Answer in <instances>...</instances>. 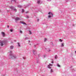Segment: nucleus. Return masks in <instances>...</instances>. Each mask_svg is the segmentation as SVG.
<instances>
[{"label":"nucleus","instance_id":"a878e982","mask_svg":"<svg viewBox=\"0 0 76 76\" xmlns=\"http://www.w3.org/2000/svg\"><path fill=\"white\" fill-rule=\"evenodd\" d=\"M9 26H7V28H9Z\"/></svg>","mask_w":76,"mask_h":76},{"label":"nucleus","instance_id":"a211bd4d","mask_svg":"<svg viewBox=\"0 0 76 76\" xmlns=\"http://www.w3.org/2000/svg\"><path fill=\"white\" fill-rule=\"evenodd\" d=\"M37 21L38 22V21H39V19H37Z\"/></svg>","mask_w":76,"mask_h":76},{"label":"nucleus","instance_id":"b1692460","mask_svg":"<svg viewBox=\"0 0 76 76\" xmlns=\"http://www.w3.org/2000/svg\"><path fill=\"white\" fill-rule=\"evenodd\" d=\"M23 23V24H26V23Z\"/></svg>","mask_w":76,"mask_h":76},{"label":"nucleus","instance_id":"7ed1b4c3","mask_svg":"<svg viewBox=\"0 0 76 76\" xmlns=\"http://www.w3.org/2000/svg\"><path fill=\"white\" fill-rule=\"evenodd\" d=\"M53 66V64H49V65H48V68L49 69H51V67H50V66Z\"/></svg>","mask_w":76,"mask_h":76},{"label":"nucleus","instance_id":"ddd939ff","mask_svg":"<svg viewBox=\"0 0 76 76\" xmlns=\"http://www.w3.org/2000/svg\"><path fill=\"white\" fill-rule=\"evenodd\" d=\"M29 34H32V33H31V31H29Z\"/></svg>","mask_w":76,"mask_h":76},{"label":"nucleus","instance_id":"4468645a","mask_svg":"<svg viewBox=\"0 0 76 76\" xmlns=\"http://www.w3.org/2000/svg\"><path fill=\"white\" fill-rule=\"evenodd\" d=\"M13 10L15 11V12H16V9H13Z\"/></svg>","mask_w":76,"mask_h":76},{"label":"nucleus","instance_id":"2eb2a0df","mask_svg":"<svg viewBox=\"0 0 76 76\" xmlns=\"http://www.w3.org/2000/svg\"><path fill=\"white\" fill-rule=\"evenodd\" d=\"M18 46L19 47H20V45H19V43H18Z\"/></svg>","mask_w":76,"mask_h":76},{"label":"nucleus","instance_id":"bb28decb","mask_svg":"<svg viewBox=\"0 0 76 76\" xmlns=\"http://www.w3.org/2000/svg\"><path fill=\"white\" fill-rule=\"evenodd\" d=\"M27 18H29V17L28 16H27Z\"/></svg>","mask_w":76,"mask_h":76},{"label":"nucleus","instance_id":"393cba45","mask_svg":"<svg viewBox=\"0 0 76 76\" xmlns=\"http://www.w3.org/2000/svg\"><path fill=\"white\" fill-rule=\"evenodd\" d=\"M52 64L53 63V61H52Z\"/></svg>","mask_w":76,"mask_h":76},{"label":"nucleus","instance_id":"f03ea898","mask_svg":"<svg viewBox=\"0 0 76 76\" xmlns=\"http://www.w3.org/2000/svg\"><path fill=\"white\" fill-rule=\"evenodd\" d=\"M48 14L49 15L48 16V18H51V16H53V14L51 12H49Z\"/></svg>","mask_w":76,"mask_h":76},{"label":"nucleus","instance_id":"dca6fc26","mask_svg":"<svg viewBox=\"0 0 76 76\" xmlns=\"http://www.w3.org/2000/svg\"><path fill=\"white\" fill-rule=\"evenodd\" d=\"M47 41V39H45V41Z\"/></svg>","mask_w":76,"mask_h":76},{"label":"nucleus","instance_id":"aec40b11","mask_svg":"<svg viewBox=\"0 0 76 76\" xmlns=\"http://www.w3.org/2000/svg\"><path fill=\"white\" fill-rule=\"evenodd\" d=\"M51 72H53V69H51Z\"/></svg>","mask_w":76,"mask_h":76},{"label":"nucleus","instance_id":"5701e85b","mask_svg":"<svg viewBox=\"0 0 76 76\" xmlns=\"http://www.w3.org/2000/svg\"><path fill=\"white\" fill-rule=\"evenodd\" d=\"M26 13H28V11H27V12H26Z\"/></svg>","mask_w":76,"mask_h":76},{"label":"nucleus","instance_id":"412c9836","mask_svg":"<svg viewBox=\"0 0 76 76\" xmlns=\"http://www.w3.org/2000/svg\"><path fill=\"white\" fill-rule=\"evenodd\" d=\"M22 12H24V10L23 9L22 10Z\"/></svg>","mask_w":76,"mask_h":76},{"label":"nucleus","instance_id":"6e6552de","mask_svg":"<svg viewBox=\"0 0 76 76\" xmlns=\"http://www.w3.org/2000/svg\"><path fill=\"white\" fill-rule=\"evenodd\" d=\"M57 66L59 67H60V65L58 64H57Z\"/></svg>","mask_w":76,"mask_h":76},{"label":"nucleus","instance_id":"6ab92c4d","mask_svg":"<svg viewBox=\"0 0 76 76\" xmlns=\"http://www.w3.org/2000/svg\"><path fill=\"white\" fill-rule=\"evenodd\" d=\"M20 32L22 34V31L21 30H20Z\"/></svg>","mask_w":76,"mask_h":76},{"label":"nucleus","instance_id":"20e7f679","mask_svg":"<svg viewBox=\"0 0 76 76\" xmlns=\"http://www.w3.org/2000/svg\"><path fill=\"white\" fill-rule=\"evenodd\" d=\"M1 34L3 37H4L5 36V34L4 33V32H1Z\"/></svg>","mask_w":76,"mask_h":76},{"label":"nucleus","instance_id":"39448f33","mask_svg":"<svg viewBox=\"0 0 76 76\" xmlns=\"http://www.w3.org/2000/svg\"><path fill=\"white\" fill-rule=\"evenodd\" d=\"M15 20H20V18L18 17H17L15 18Z\"/></svg>","mask_w":76,"mask_h":76},{"label":"nucleus","instance_id":"423d86ee","mask_svg":"<svg viewBox=\"0 0 76 76\" xmlns=\"http://www.w3.org/2000/svg\"><path fill=\"white\" fill-rule=\"evenodd\" d=\"M12 59H14V58H16V56H12Z\"/></svg>","mask_w":76,"mask_h":76},{"label":"nucleus","instance_id":"9b49d317","mask_svg":"<svg viewBox=\"0 0 76 76\" xmlns=\"http://www.w3.org/2000/svg\"><path fill=\"white\" fill-rule=\"evenodd\" d=\"M10 48L11 49H13V46H11L10 47Z\"/></svg>","mask_w":76,"mask_h":76},{"label":"nucleus","instance_id":"f3484780","mask_svg":"<svg viewBox=\"0 0 76 76\" xmlns=\"http://www.w3.org/2000/svg\"><path fill=\"white\" fill-rule=\"evenodd\" d=\"M59 41H60L61 42H62L63 41L62 40H61V39H60Z\"/></svg>","mask_w":76,"mask_h":76},{"label":"nucleus","instance_id":"0eeeda50","mask_svg":"<svg viewBox=\"0 0 76 76\" xmlns=\"http://www.w3.org/2000/svg\"><path fill=\"white\" fill-rule=\"evenodd\" d=\"M37 3H38V4H40V0L38 1L37 2Z\"/></svg>","mask_w":76,"mask_h":76},{"label":"nucleus","instance_id":"f257e3e1","mask_svg":"<svg viewBox=\"0 0 76 76\" xmlns=\"http://www.w3.org/2000/svg\"><path fill=\"white\" fill-rule=\"evenodd\" d=\"M0 44L1 46H3L5 44V42L4 41H0Z\"/></svg>","mask_w":76,"mask_h":76},{"label":"nucleus","instance_id":"f8f14e48","mask_svg":"<svg viewBox=\"0 0 76 76\" xmlns=\"http://www.w3.org/2000/svg\"><path fill=\"white\" fill-rule=\"evenodd\" d=\"M55 58H57V55H56L55 57Z\"/></svg>","mask_w":76,"mask_h":76},{"label":"nucleus","instance_id":"9d476101","mask_svg":"<svg viewBox=\"0 0 76 76\" xmlns=\"http://www.w3.org/2000/svg\"><path fill=\"white\" fill-rule=\"evenodd\" d=\"M64 43H62L61 47H64Z\"/></svg>","mask_w":76,"mask_h":76},{"label":"nucleus","instance_id":"4be33fe9","mask_svg":"<svg viewBox=\"0 0 76 76\" xmlns=\"http://www.w3.org/2000/svg\"><path fill=\"white\" fill-rule=\"evenodd\" d=\"M10 31H11V32H12V31H13V30L12 29H11L10 30Z\"/></svg>","mask_w":76,"mask_h":76},{"label":"nucleus","instance_id":"1a4fd4ad","mask_svg":"<svg viewBox=\"0 0 76 76\" xmlns=\"http://www.w3.org/2000/svg\"><path fill=\"white\" fill-rule=\"evenodd\" d=\"M33 54H34V55L36 54H37V52H36L35 51H34Z\"/></svg>","mask_w":76,"mask_h":76}]
</instances>
